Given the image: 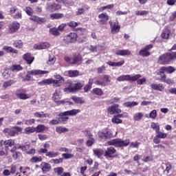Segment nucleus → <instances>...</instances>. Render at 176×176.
I'll use <instances>...</instances> for the list:
<instances>
[{
    "label": "nucleus",
    "instance_id": "473e14b6",
    "mask_svg": "<svg viewBox=\"0 0 176 176\" xmlns=\"http://www.w3.org/2000/svg\"><path fill=\"white\" fill-rule=\"evenodd\" d=\"M93 152L94 155H95V156H97L98 157H101V156L104 155V150L101 148L94 149Z\"/></svg>",
    "mask_w": 176,
    "mask_h": 176
},
{
    "label": "nucleus",
    "instance_id": "8fccbe9b",
    "mask_svg": "<svg viewBox=\"0 0 176 176\" xmlns=\"http://www.w3.org/2000/svg\"><path fill=\"white\" fill-rule=\"evenodd\" d=\"M30 163H41L42 162V157L33 156L30 160Z\"/></svg>",
    "mask_w": 176,
    "mask_h": 176
},
{
    "label": "nucleus",
    "instance_id": "72a5a7b5",
    "mask_svg": "<svg viewBox=\"0 0 176 176\" xmlns=\"http://www.w3.org/2000/svg\"><path fill=\"white\" fill-rule=\"evenodd\" d=\"M58 155H60V153L58 151H56V152L48 151L47 153V154H45V156L47 157L53 158V157H57V156H58Z\"/></svg>",
    "mask_w": 176,
    "mask_h": 176
},
{
    "label": "nucleus",
    "instance_id": "f03ea898",
    "mask_svg": "<svg viewBox=\"0 0 176 176\" xmlns=\"http://www.w3.org/2000/svg\"><path fill=\"white\" fill-rule=\"evenodd\" d=\"M174 60H176V51L166 52L160 56L158 58V63L162 65H166L170 64V63Z\"/></svg>",
    "mask_w": 176,
    "mask_h": 176
},
{
    "label": "nucleus",
    "instance_id": "5701e85b",
    "mask_svg": "<svg viewBox=\"0 0 176 176\" xmlns=\"http://www.w3.org/2000/svg\"><path fill=\"white\" fill-rule=\"evenodd\" d=\"M116 56H131V51L129 50H118L116 52Z\"/></svg>",
    "mask_w": 176,
    "mask_h": 176
},
{
    "label": "nucleus",
    "instance_id": "4c0bfd02",
    "mask_svg": "<svg viewBox=\"0 0 176 176\" xmlns=\"http://www.w3.org/2000/svg\"><path fill=\"white\" fill-rule=\"evenodd\" d=\"M99 19L102 23H105V21L109 20V16H108L107 13H102L99 15Z\"/></svg>",
    "mask_w": 176,
    "mask_h": 176
},
{
    "label": "nucleus",
    "instance_id": "3c124183",
    "mask_svg": "<svg viewBox=\"0 0 176 176\" xmlns=\"http://www.w3.org/2000/svg\"><path fill=\"white\" fill-rule=\"evenodd\" d=\"M54 172L55 174H57L58 176H61V175L64 173V168L58 167L54 168Z\"/></svg>",
    "mask_w": 176,
    "mask_h": 176
},
{
    "label": "nucleus",
    "instance_id": "6e6552de",
    "mask_svg": "<svg viewBox=\"0 0 176 176\" xmlns=\"http://www.w3.org/2000/svg\"><path fill=\"white\" fill-rule=\"evenodd\" d=\"M25 12L27 14H28V16H31L30 19L32 20V21H36V23H46V19L41 18L37 16H32L34 14V10L32 8H31V7H26L25 8Z\"/></svg>",
    "mask_w": 176,
    "mask_h": 176
},
{
    "label": "nucleus",
    "instance_id": "c756f323",
    "mask_svg": "<svg viewBox=\"0 0 176 176\" xmlns=\"http://www.w3.org/2000/svg\"><path fill=\"white\" fill-rule=\"evenodd\" d=\"M14 83H16V81H14V80H9L3 82L2 87L3 89H8V87H10L12 85H14Z\"/></svg>",
    "mask_w": 176,
    "mask_h": 176
},
{
    "label": "nucleus",
    "instance_id": "bb28decb",
    "mask_svg": "<svg viewBox=\"0 0 176 176\" xmlns=\"http://www.w3.org/2000/svg\"><path fill=\"white\" fill-rule=\"evenodd\" d=\"M45 130H47V127L45 124H38L35 127L36 133H43Z\"/></svg>",
    "mask_w": 176,
    "mask_h": 176
},
{
    "label": "nucleus",
    "instance_id": "e433bc0d",
    "mask_svg": "<svg viewBox=\"0 0 176 176\" xmlns=\"http://www.w3.org/2000/svg\"><path fill=\"white\" fill-rule=\"evenodd\" d=\"M50 34L54 36H58L60 35V31L56 28H52L50 29Z\"/></svg>",
    "mask_w": 176,
    "mask_h": 176
},
{
    "label": "nucleus",
    "instance_id": "f257e3e1",
    "mask_svg": "<svg viewBox=\"0 0 176 176\" xmlns=\"http://www.w3.org/2000/svg\"><path fill=\"white\" fill-rule=\"evenodd\" d=\"M56 80L53 78H47L43 80L38 82L39 86H47L49 85H53L54 87H60L65 82L64 77L61 76L60 74L54 75Z\"/></svg>",
    "mask_w": 176,
    "mask_h": 176
},
{
    "label": "nucleus",
    "instance_id": "4d7b16f0",
    "mask_svg": "<svg viewBox=\"0 0 176 176\" xmlns=\"http://www.w3.org/2000/svg\"><path fill=\"white\" fill-rule=\"evenodd\" d=\"M64 158L60 157L59 159H52L50 161V163H54V164H60V163H63Z\"/></svg>",
    "mask_w": 176,
    "mask_h": 176
},
{
    "label": "nucleus",
    "instance_id": "39448f33",
    "mask_svg": "<svg viewBox=\"0 0 176 176\" xmlns=\"http://www.w3.org/2000/svg\"><path fill=\"white\" fill-rule=\"evenodd\" d=\"M49 74V71L41 70V69H32L28 72V74L25 76V80L30 82L32 76H42V75H46Z\"/></svg>",
    "mask_w": 176,
    "mask_h": 176
},
{
    "label": "nucleus",
    "instance_id": "680f3d73",
    "mask_svg": "<svg viewBox=\"0 0 176 176\" xmlns=\"http://www.w3.org/2000/svg\"><path fill=\"white\" fill-rule=\"evenodd\" d=\"M87 41V36H79L78 41L79 43H85Z\"/></svg>",
    "mask_w": 176,
    "mask_h": 176
},
{
    "label": "nucleus",
    "instance_id": "c03bdc74",
    "mask_svg": "<svg viewBox=\"0 0 176 176\" xmlns=\"http://www.w3.org/2000/svg\"><path fill=\"white\" fill-rule=\"evenodd\" d=\"M3 133H8L10 137H14V135H16V131L12 130L9 128L4 129Z\"/></svg>",
    "mask_w": 176,
    "mask_h": 176
},
{
    "label": "nucleus",
    "instance_id": "9d476101",
    "mask_svg": "<svg viewBox=\"0 0 176 176\" xmlns=\"http://www.w3.org/2000/svg\"><path fill=\"white\" fill-rule=\"evenodd\" d=\"M111 83V76L108 74L103 75V78L97 79L95 81V85L97 86H108V84Z\"/></svg>",
    "mask_w": 176,
    "mask_h": 176
},
{
    "label": "nucleus",
    "instance_id": "09e8293b",
    "mask_svg": "<svg viewBox=\"0 0 176 176\" xmlns=\"http://www.w3.org/2000/svg\"><path fill=\"white\" fill-rule=\"evenodd\" d=\"M111 122L112 123H113L114 124H120L122 123H123V120L119 119V118L116 116H114L112 119H111Z\"/></svg>",
    "mask_w": 176,
    "mask_h": 176
},
{
    "label": "nucleus",
    "instance_id": "69168bd1",
    "mask_svg": "<svg viewBox=\"0 0 176 176\" xmlns=\"http://www.w3.org/2000/svg\"><path fill=\"white\" fill-rule=\"evenodd\" d=\"M165 166H166V168L164 170V173H166V174H168V173H170V170L173 168V166H171L170 163L165 164Z\"/></svg>",
    "mask_w": 176,
    "mask_h": 176
},
{
    "label": "nucleus",
    "instance_id": "cd10ccee",
    "mask_svg": "<svg viewBox=\"0 0 176 176\" xmlns=\"http://www.w3.org/2000/svg\"><path fill=\"white\" fill-rule=\"evenodd\" d=\"M76 31H77L79 36H87V34L89 32H87V30L82 28H78L76 29Z\"/></svg>",
    "mask_w": 176,
    "mask_h": 176
},
{
    "label": "nucleus",
    "instance_id": "6e6d98bb",
    "mask_svg": "<svg viewBox=\"0 0 176 176\" xmlns=\"http://www.w3.org/2000/svg\"><path fill=\"white\" fill-rule=\"evenodd\" d=\"M143 116H144V114H142V113H137L133 116V120H136V121L141 120Z\"/></svg>",
    "mask_w": 176,
    "mask_h": 176
},
{
    "label": "nucleus",
    "instance_id": "58836bf2",
    "mask_svg": "<svg viewBox=\"0 0 176 176\" xmlns=\"http://www.w3.org/2000/svg\"><path fill=\"white\" fill-rule=\"evenodd\" d=\"M56 133H58V134H62V133H67L69 131V129L68 128H64L63 126H57L56 128Z\"/></svg>",
    "mask_w": 176,
    "mask_h": 176
},
{
    "label": "nucleus",
    "instance_id": "0e129e2a",
    "mask_svg": "<svg viewBox=\"0 0 176 176\" xmlns=\"http://www.w3.org/2000/svg\"><path fill=\"white\" fill-rule=\"evenodd\" d=\"M60 124V118H56V119H53L51 121H50V124L52 126H56V124Z\"/></svg>",
    "mask_w": 176,
    "mask_h": 176
},
{
    "label": "nucleus",
    "instance_id": "a18cd8bd",
    "mask_svg": "<svg viewBox=\"0 0 176 176\" xmlns=\"http://www.w3.org/2000/svg\"><path fill=\"white\" fill-rule=\"evenodd\" d=\"M24 131H25V134H32V133H36L35 126L26 127L24 129Z\"/></svg>",
    "mask_w": 176,
    "mask_h": 176
},
{
    "label": "nucleus",
    "instance_id": "de8ad7c7",
    "mask_svg": "<svg viewBox=\"0 0 176 176\" xmlns=\"http://www.w3.org/2000/svg\"><path fill=\"white\" fill-rule=\"evenodd\" d=\"M98 137L100 141H101L102 142H104V141L107 140V138L105 136V133H104L103 131H99L98 133Z\"/></svg>",
    "mask_w": 176,
    "mask_h": 176
},
{
    "label": "nucleus",
    "instance_id": "f8f14e48",
    "mask_svg": "<svg viewBox=\"0 0 176 176\" xmlns=\"http://www.w3.org/2000/svg\"><path fill=\"white\" fill-rule=\"evenodd\" d=\"M175 71L176 69L173 66H164L158 70V72L157 74V75H162V74H164L165 72L166 74H173V72H175Z\"/></svg>",
    "mask_w": 176,
    "mask_h": 176
},
{
    "label": "nucleus",
    "instance_id": "7ed1b4c3",
    "mask_svg": "<svg viewBox=\"0 0 176 176\" xmlns=\"http://www.w3.org/2000/svg\"><path fill=\"white\" fill-rule=\"evenodd\" d=\"M108 145H112L115 148H124L130 145V140H122V139H114L107 142Z\"/></svg>",
    "mask_w": 176,
    "mask_h": 176
},
{
    "label": "nucleus",
    "instance_id": "0eeeda50",
    "mask_svg": "<svg viewBox=\"0 0 176 176\" xmlns=\"http://www.w3.org/2000/svg\"><path fill=\"white\" fill-rule=\"evenodd\" d=\"M141 78V74H135L134 76H130V74L122 75L116 78L118 82H135L138 79Z\"/></svg>",
    "mask_w": 176,
    "mask_h": 176
},
{
    "label": "nucleus",
    "instance_id": "20e7f679",
    "mask_svg": "<svg viewBox=\"0 0 176 176\" xmlns=\"http://www.w3.org/2000/svg\"><path fill=\"white\" fill-rule=\"evenodd\" d=\"M80 112V109H72L69 111H64L59 113V116L60 118H58L60 119V121L61 122H67L68 119H69V117L67 116H75V115H78Z\"/></svg>",
    "mask_w": 176,
    "mask_h": 176
},
{
    "label": "nucleus",
    "instance_id": "603ef678",
    "mask_svg": "<svg viewBox=\"0 0 176 176\" xmlns=\"http://www.w3.org/2000/svg\"><path fill=\"white\" fill-rule=\"evenodd\" d=\"M23 122L26 126H32V124H35V119L31 118V119H29V120H23Z\"/></svg>",
    "mask_w": 176,
    "mask_h": 176
},
{
    "label": "nucleus",
    "instance_id": "e2e57ef3",
    "mask_svg": "<svg viewBox=\"0 0 176 176\" xmlns=\"http://www.w3.org/2000/svg\"><path fill=\"white\" fill-rule=\"evenodd\" d=\"M105 71H106L105 65H102L101 67H99L97 68V72H98V75H100L101 74H104V72H105Z\"/></svg>",
    "mask_w": 176,
    "mask_h": 176
},
{
    "label": "nucleus",
    "instance_id": "4be33fe9",
    "mask_svg": "<svg viewBox=\"0 0 176 176\" xmlns=\"http://www.w3.org/2000/svg\"><path fill=\"white\" fill-rule=\"evenodd\" d=\"M150 87L152 90H157V91H163V90H164V86L162 83L151 84Z\"/></svg>",
    "mask_w": 176,
    "mask_h": 176
},
{
    "label": "nucleus",
    "instance_id": "13d9d810",
    "mask_svg": "<svg viewBox=\"0 0 176 176\" xmlns=\"http://www.w3.org/2000/svg\"><path fill=\"white\" fill-rule=\"evenodd\" d=\"M137 81V85H139L140 86L142 85H145V83H146V78H138L135 82Z\"/></svg>",
    "mask_w": 176,
    "mask_h": 176
},
{
    "label": "nucleus",
    "instance_id": "7c9ffc66",
    "mask_svg": "<svg viewBox=\"0 0 176 176\" xmlns=\"http://www.w3.org/2000/svg\"><path fill=\"white\" fill-rule=\"evenodd\" d=\"M10 71H12V72H14V71H23V67L20 65H12L10 67Z\"/></svg>",
    "mask_w": 176,
    "mask_h": 176
},
{
    "label": "nucleus",
    "instance_id": "ea45409f",
    "mask_svg": "<svg viewBox=\"0 0 176 176\" xmlns=\"http://www.w3.org/2000/svg\"><path fill=\"white\" fill-rule=\"evenodd\" d=\"M92 93L94 94H96V96H102L104 94V91H102V89L100 88H94L92 89Z\"/></svg>",
    "mask_w": 176,
    "mask_h": 176
},
{
    "label": "nucleus",
    "instance_id": "864d4df0",
    "mask_svg": "<svg viewBox=\"0 0 176 176\" xmlns=\"http://www.w3.org/2000/svg\"><path fill=\"white\" fill-rule=\"evenodd\" d=\"M13 46L16 49H21L23 47V42L20 40H16L13 43Z\"/></svg>",
    "mask_w": 176,
    "mask_h": 176
},
{
    "label": "nucleus",
    "instance_id": "f3484780",
    "mask_svg": "<svg viewBox=\"0 0 176 176\" xmlns=\"http://www.w3.org/2000/svg\"><path fill=\"white\" fill-rule=\"evenodd\" d=\"M1 144H3L6 152H8V151H9V148L14 145V141L12 139H9L6 141L2 140Z\"/></svg>",
    "mask_w": 176,
    "mask_h": 176
},
{
    "label": "nucleus",
    "instance_id": "aec40b11",
    "mask_svg": "<svg viewBox=\"0 0 176 176\" xmlns=\"http://www.w3.org/2000/svg\"><path fill=\"white\" fill-rule=\"evenodd\" d=\"M110 28L111 34H118L120 31V25L118 23H111Z\"/></svg>",
    "mask_w": 176,
    "mask_h": 176
},
{
    "label": "nucleus",
    "instance_id": "774afa93",
    "mask_svg": "<svg viewBox=\"0 0 176 176\" xmlns=\"http://www.w3.org/2000/svg\"><path fill=\"white\" fill-rule=\"evenodd\" d=\"M20 156H21V152L16 151L12 154V159H14V160H17Z\"/></svg>",
    "mask_w": 176,
    "mask_h": 176
},
{
    "label": "nucleus",
    "instance_id": "bf43d9fd",
    "mask_svg": "<svg viewBox=\"0 0 176 176\" xmlns=\"http://www.w3.org/2000/svg\"><path fill=\"white\" fill-rule=\"evenodd\" d=\"M155 133L157 134L156 135L157 137H159L160 138L164 139V138H167V133H164L160 131V130L157 131V132H155Z\"/></svg>",
    "mask_w": 176,
    "mask_h": 176
},
{
    "label": "nucleus",
    "instance_id": "b1692460",
    "mask_svg": "<svg viewBox=\"0 0 176 176\" xmlns=\"http://www.w3.org/2000/svg\"><path fill=\"white\" fill-rule=\"evenodd\" d=\"M41 167L43 173H47L50 170H52V166L47 162H42Z\"/></svg>",
    "mask_w": 176,
    "mask_h": 176
},
{
    "label": "nucleus",
    "instance_id": "dca6fc26",
    "mask_svg": "<svg viewBox=\"0 0 176 176\" xmlns=\"http://www.w3.org/2000/svg\"><path fill=\"white\" fill-rule=\"evenodd\" d=\"M20 28V23H12L10 24L8 27V33L14 34V32H17Z\"/></svg>",
    "mask_w": 176,
    "mask_h": 176
},
{
    "label": "nucleus",
    "instance_id": "ddd939ff",
    "mask_svg": "<svg viewBox=\"0 0 176 176\" xmlns=\"http://www.w3.org/2000/svg\"><path fill=\"white\" fill-rule=\"evenodd\" d=\"M116 152V149L113 148V146L107 147V151L104 152V157L112 158L113 157H118V155H115V153Z\"/></svg>",
    "mask_w": 176,
    "mask_h": 176
},
{
    "label": "nucleus",
    "instance_id": "f704fd0d",
    "mask_svg": "<svg viewBox=\"0 0 176 176\" xmlns=\"http://www.w3.org/2000/svg\"><path fill=\"white\" fill-rule=\"evenodd\" d=\"M35 118H49L50 116V114H47V113H43V111H41V113L39 112H35L34 113Z\"/></svg>",
    "mask_w": 176,
    "mask_h": 176
},
{
    "label": "nucleus",
    "instance_id": "49530a36",
    "mask_svg": "<svg viewBox=\"0 0 176 176\" xmlns=\"http://www.w3.org/2000/svg\"><path fill=\"white\" fill-rule=\"evenodd\" d=\"M170 34H171V32H170V30L166 29L164 30V32L162 33L161 36L162 38H163V39H168L169 36H170Z\"/></svg>",
    "mask_w": 176,
    "mask_h": 176
},
{
    "label": "nucleus",
    "instance_id": "412c9836",
    "mask_svg": "<svg viewBox=\"0 0 176 176\" xmlns=\"http://www.w3.org/2000/svg\"><path fill=\"white\" fill-rule=\"evenodd\" d=\"M50 47V44L49 43H42L39 45L35 44L34 45V49H36V50H42L43 49H49Z\"/></svg>",
    "mask_w": 176,
    "mask_h": 176
},
{
    "label": "nucleus",
    "instance_id": "37998d69",
    "mask_svg": "<svg viewBox=\"0 0 176 176\" xmlns=\"http://www.w3.org/2000/svg\"><path fill=\"white\" fill-rule=\"evenodd\" d=\"M124 107L126 108H133L135 107V105H138V102H126L123 104Z\"/></svg>",
    "mask_w": 176,
    "mask_h": 176
},
{
    "label": "nucleus",
    "instance_id": "052dcab7",
    "mask_svg": "<svg viewBox=\"0 0 176 176\" xmlns=\"http://www.w3.org/2000/svg\"><path fill=\"white\" fill-rule=\"evenodd\" d=\"M149 12L146 10H141V11H136L135 15L136 16H146L148 14Z\"/></svg>",
    "mask_w": 176,
    "mask_h": 176
},
{
    "label": "nucleus",
    "instance_id": "a19ab883",
    "mask_svg": "<svg viewBox=\"0 0 176 176\" xmlns=\"http://www.w3.org/2000/svg\"><path fill=\"white\" fill-rule=\"evenodd\" d=\"M72 100L74 101L75 104H85V100L80 97L72 96Z\"/></svg>",
    "mask_w": 176,
    "mask_h": 176
},
{
    "label": "nucleus",
    "instance_id": "423d86ee",
    "mask_svg": "<svg viewBox=\"0 0 176 176\" xmlns=\"http://www.w3.org/2000/svg\"><path fill=\"white\" fill-rule=\"evenodd\" d=\"M66 83L69 85V87L65 88L64 91H69V93L79 91L84 86V84L80 82L75 83L74 87H72V81H67Z\"/></svg>",
    "mask_w": 176,
    "mask_h": 176
},
{
    "label": "nucleus",
    "instance_id": "a878e982",
    "mask_svg": "<svg viewBox=\"0 0 176 176\" xmlns=\"http://www.w3.org/2000/svg\"><path fill=\"white\" fill-rule=\"evenodd\" d=\"M6 53H14V54H17L19 53V50L10 47V46H4L3 48Z\"/></svg>",
    "mask_w": 176,
    "mask_h": 176
},
{
    "label": "nucleus",
    "instance_id": "6ab92c4d",
    "mask_svg": "<svg viewBox=\"0 0 176 176\" xmlns=\"http://www.w3.org/2000/svg\"><path fill=\"white\" fill-rule=\"evenodd\" d=\"M83 61V58L80 54L76 55L73 58V61L70 62L71 65H80Z\"/></svg>",
    "mask_w": 176,
    "mask_h": 176
},
{
    "label": "nucleus",
    "instance_id": "a211bd4d",
    "mask_svg": "<svg viewBox=\"0 0 176 176\" xmlns=\"http://www.w3.org/2000/svg\"><path fill=\"white\" fill-rule=\"evenodd\" d=\"M23 60L26 61L27 64L31 65L32 63H34L35 57L32 56L31 53H26L23 56Z\"/></svg>",
    "mask_w": 176,
    "mask_h": 176
},
{
    "label": "nucleus",
    "instance_id": "338daca9",
    "mask_svg": "<svg viewBox=\"0 0 176 176\" xmlns=\"http://www.w3.org/2000/svg\"><path fill=\"white\" fill-rule=\"evenodd\" d=\"M156 116H157V111L156 110L154 109L151 111L149 114V118H151V119H155Z\"/></svg>",
    "mask_w": 176,
    "mask_h": 176
},
{
    "label": "nucleus",
    "instance_id": "9b49d317",
    "mask_svg": "<svg viewBox=\"0 0 176 176\" xmlns=\"http://www.w3.org/2000/svg\"><path fill=\"white\" fill-rule=\"evenodd\" d=\"M151 49H153V45L149 44L146 45L140 50L139 56H141L142 57H149V56H151V52H149V50Z\"/></svg>",
    "mask_w": 176,
    "mask_h": 176
},
{
    "label": "nucleus",
    "instance_id": "c9c22d12",
    "mask_svg": "<svg viewBox=\"0 0 176 176\" xmlns=\"http://www.w3.org/2000/svg\"><path fill=\"white\" fill-rule=\"evenodd\" d=\"M50 17L52 20H57L58 19H63V17H64V14H61V13L51 14Z\"/></svg>",
    "mask_w": 176,
    "mask_h": 176
},
{
    "label": "nucleus",
    "instance_id": "c85d7f7f",
    "mask_svg": "<svg viewBox=\"0 0 176 176\" xmlns=\"http://www.w3.org/2000/svg\"><path fill=\"white\" fill-rule=\"evenodd\" d=\"M69 78H76L79 76V70H69L67 72Z\"/></svg>",
    "mask_w": 176,
    "mask_h": 176
},
{
    "label": "nucleus",
    "instance_id": "2eb2a0df",
    "mask_svg": "<svg viewBox=\"0 0 176 176\" xmlns=\"http://www.w3.org/2000/svg\"><path fill=\"white\" fill-rule=\"evenodd\" d=\"M59 9H61V5L56 3H48L46 6V10L49 12H56V10H59Z\"/></svg>",
    "mask_w": 176,
    "mask_h": 176
},
{
    "label": "nucleus",
    "instance_id": "5fc2aeb1",
    "mask_svg": "<svg viewBox=\"0 0 176 176\" xmlns=\"http://www.w3.org/2000/svg\"><path fill=\"white\" fill-rule=\"evenodd\" d=\"M151 127L153 130H155V133L160 130V124H159V123L151 122Z\"/></svg>",
    "mask_w": 176,
    "mask_h": 176
},
{
    "label": "nucleus",
    "instance_id": "1a4fd4ad",
    "mask_svg": "<svg viewBox=\"0 0 176 176\" xmlns=\"http://www.w3.org/2000/svg\"><path fill=\"white\" fill-rule=\"evenodd\" d=\"M76 41H78V34L75 32H70L63 37V41L67 45L69 43H75Z\"/></svg>",
    "mask_w": 176,
    "mask_h": 176
},
{
    "label": "nucleus",
    "instance_id": "393cba45",
    "mask_svg": "<svg viewBox=\"0 0 176 176\" xmlns=\"http://www.w3.org/2000/svg\"><path fill=\"white\" fill-rule=\"evenodd\" d=\"M116 108H119V104H115L109 107L107 109V113H110V115H115V113H116Z\"/></svg>",
    "mask_w": 176,
    "mask_h": 176
},
{
    "label": "nucleus",
    "instance_id": "2f4dec72",
    "mask_svg": "<svg viewBox=\"0 0 176 176\" xmlns=\"http://www.w3.org/2000/svg\"><path fill=\"white\" fill-rule=\"evenodd\" d=\"M52 100L57 105H64L65 104V100H60V96L52 97Z\"/></svg>",
    "mask_w": 176,
    "mask_h": 176
},
{
    "label": "nucleus",
    "instance_id": "79ce46f5",
    "mask_svg": "<svg viewBox=\"0 0 176 176\" xmlns=\"http://www.w3.org/2000/svg\"><path fill=\"white\" fill-rule=\"evenodd\" d=\"M18 149H21V151L27 153V152H28V149H30V144H18Z\"/></svg>",
    "mask_w": 176,
    "mask_h": 176
},
{
    "label": "nucleus",
    "instance_id": "4468645a",
    "mask_svg": "<svg viewBox=\"0 0 176 176\" xmlns=\"http://www.w3.org/2000/svg\"><path fill=\"white\" fill-rule=\"evenodd\" d=\"M15 95L19 100H28V98H31V95L23 92V89H16Z\"/></svg>",
    "mask_w": 176,
    "mask_h": 176
}]
</instances>
